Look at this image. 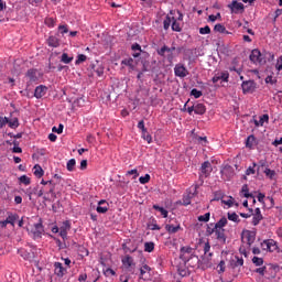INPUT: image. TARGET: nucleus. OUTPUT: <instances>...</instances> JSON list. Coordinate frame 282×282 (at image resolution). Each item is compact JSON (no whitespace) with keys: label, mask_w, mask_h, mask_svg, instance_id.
Listing matches in <instances>:
<instances>
[{"label":"nucleus","mask_w":282,"mask_h":282,"mask_svg":"<svg viewBox=\"0 0 282 282\" xmlns=\"http://www.w3.org/2000/svg\"><path fill=\"white\" fill-rule=\"evenodd\" d=\"M174 17L171 18V15H166L165 20L163 21V29L169 30L171 28V23H173Z\"/></svg>","instance_id":"473e14b6"},{"label":"nucleus","mask_w":282,"mask_h":282,"mask_svg":"<svg viewBox=\"0 0 282 282\" xmlns=\"http://www.w3.org/2000/svg\"><path fill=\"white\" fill-rule=\"evenodd\" d=\"M250 189L248 188V185H243L241 188V193L243 195V197H246L248 199V197H252V195H250Z\"/></svg>","instance_id":"c03bdc74"},{"label":"nucleus","mask_w":282,"mask_h":282,"mask_svg":"<svg viewBox=\"0 0 282 282\" xmlns=\"http://www.w3.org/2000/svg\"><path fill=\"white\" fill-rule=\"evenodd\" d=\"M197 220L203 221L204 224H208V221H210V213L198 216Z\"/></svg>","instance_id":"4c0bfd02"},{"label":"nucleus","mask_w":282,"mask_h":282,"mask_svg":"<svg viewBox=\"0 0 282 282\" xmlns=\"http://www.w3.org/2000/svg\"><path fill=\"white\" fill-rule=\"evenodd\" d=\"M63 129H64L63 123H59L58 128L53 127L52 131L54 133H63Z\"/></svg>","instance_id":"338daca9"},{"label":"nucleus","mask_w":282,"mask_h":282,"mask_svg":"<svg viewBox=\"0 0 282 282\" xmlns=\"http://www.w3.org/2000/svg\"><path fill=\"white\" fill-rule=\"evenodd\" d=\"M191 96H194V98H202L203 93L202 90H198L197 88L192 89Z\"/></svg>","instance_id":"3c124183"},{"label":"nucleus","mask_w":282,"mask_h":282,"mask_svg":"<svg viewBox=\"0 0 282 282\" xmlns=\"http://www.w3.org/2000/svg\"><path fill=\"white\" fill-rule=\"evenodd\" d=\"M257 138H254V134H250L246 140V147L247 149H252L254 147Z\"/></svg>","instance_id":"bb28decb"},{"label":"nucleus","mask_w":282,"mask_h":282,"mask_svg":"<svg viewBox=\"0 0 282 282\" xmlns=\"http://www.w3.org/2000/svg\"><path fill=\"white\" fill-rule=\"evenodd\" d=\"M275 69L276 72H282V55L276 59Z\"/></svg>","instance_id":"052dcab7"},{"label":"nucleus","mask_w":282,"mask_h":282,"mask_svg":"<svg viewBox=\"0 0 282 282\" xmlns=\"http://www.w3.org/2000/svg\"><path fill=\"white\" fill-rule=\"evenodd\" d=\"M54 272H55L56 276L63 278L67 273V269H65V267H63V263L55 262L54 263Z\"/></svg>","instance_id":"dca6fc26"},{"label":"nucleus","mask_w":282,"mask_h":282,"mask_svg":"<svg viewBox=\"0 0 282 282\" xmlns=\"http://www.w3.org/2000/svg\"><path fill=\"white\" fill-rule=\"evenodd\" d=\"M264 80H265L267 85H275L276 84V79H274V77H272V75L267 76Z\"/></svg>","instance_id":"bf43d9fd"},{"label":"nucleus","mask_w":282,"mask_h":282,"mask_svg":"<svg viewBox=\"0 0 282 282\" xmlns=\"http://www.w3.org/2000/svg\"><path fill=\"white\" fill-rule=\"evenodd\" d=\"M43 175H45V171H43V167H41V165H36V177L41 178L43 177Z\"/></svg>","instance_id":"6e6d98bb"},{"label":"nucleus","mask_w":282,"mask_h":282,"mask_svg":"<svg viewBox=\"0 0 282 282\" xmlns=\"http://www.w3.org/2000/svg\"><path fill=\"white\" fill-rule=\"evenodd\" d=\"M194 113L196 116H204L206 113V106L204 104L194 105Z\"/></svg>","instance_id":"412c9836"},{"label":"nucleus","mask_w":282,"mask_h":282,"mask_svg":"<svg viewBox=\"0 0 282 282\" xmlns=\"http://www.w3.org/2000/svg\"><path fill=\"white\" fill-rule=\"evenodd\" d=\"M241 87L243 94H252L254 89H257V83H254L252 79L245 80L242 82Z\"/></svg>","instance_id":"0eeeda50"},{"label":"nucleus","mask_w":282,"mask_h":282,"mask_svg":"<svg viewBox=\"0 0 282 282\" xmlns=\"http://www.w3.org/2000/svg\"><path fill=\"white\" fill-rule=\"evenodd\" d=\"M213 171V165L208 161H205L200 166V177H208Z\"/></svg>","instance_id":"9d476101"},{"label":"nucleus","mask_w":282,"mask_h":282,"mask_svg":"<svg viewBox=\"0 0 282 282\" xmlns=\"http://www.w3.org/2000/svg\"><path fill=\"white\" fill-rule=\"evenodd\" d=\"M47 45L48 47H61V40H58V37L51 35L47 39Z\"/></svg>","instance_id":"aec40b11"},{"label":"nucleus","mask_w":282,"mask_h":282,"mask_svg":"<svg viewBox=\"0 0 282 282\" xmlns=\"http://www.w3.org/2000/svg\"><path fill=\"white\" fill-rule=\"evenodd\" d=\"M140 184H149L151 182V175L145 174L144 176L139 177Z\"/></svg>","instance_id":"37998d69"},{"label":"nucleus","mask_w":282,"mask_h":282,"mask_svg":"<svg viewBox=\"0 0 282 282\" xmlns=\"http://www.w3.org/2000/svg\"><path fill=\"white\" fill-rule=\"evenodd\" d=\"M254 118H257V116H253V120H252L254 127H263V124H265V122L267 123L270 122V116L268 113L260 116L259 120H257Z\"/></svg>","instance_id":"4468645a"},{"label":"nucleus","mask_w":282,"mask_h":282,"mask_svg":"<svg viewBox=\"0 0 282 282\" xmlns=\"http://www.w3.org/2000/svg\"><path fill=\"white\" fill-rule=\"evenodd\" d=\"M221 204H225V206H228V208H232V206H235V198H232V196H229L227 200L223 199Z\"/></svg>","instance_id":"a19ab883"},{"label":"nucleus","mask_w":282,"mask_h":282,"mask_svg":"<svg viewBox=\"0 0 282 282\" xmlns=\"http://www.w3.org/2000/svg\"><path fill=\"white\" fill-rule=\"evenodd\" d=\"M149 276H151V267H149V264H143L140 268V279L149 281Z\"/></svg>","instance_id":"ddd939ff"},{"label":"nucleus","mask_w":282,"mask_h":282,"mask_svg":"<svg viewBox=\"0 0 282 282\" xmlns=\"http://www.w3.org/2000/svg\"><path fill=\"white\" fill-rule=\"evenodd\" d=\"M249 58L254 65H261V63H265V59L263 58V55L259 48L252 50Z\"/></svg>","instance_id":"20e7f679"},{"label":"nucleus","mask_w":282,"mask_h":282,"mask_svg":"<svg viewBox=\"0 0 282 282\" xmlns=\"http://www.w3.org/2000/svg\"><path fill=\"white\" fill-rule=\"evenodd\" d=\"M85 61H87V55L79 54V55H77V59H76L75 64L80 65V63H85Z\"/></svg>","instance_id":"de8ad7c7"},{"label":"nucleus","mask_w":282,"mask_h":282,"mask_svg":"<svg viewBox=\"0 0 282 282\" xmlns=\"http://www.w3.org/2000/svg\"><path fill=\"white\" fill-rule=\"evenodd\" d=\"M95 73L97 74V76L100 78L101 76H104L105 74V66L100 65L97 68H95Z\"/></svg>","instance_id":"603ef678"},{"label":"nucleus","mask_w":282,"mask_h":282,"mask_svg":"<svg viewBox=\"0 0 282 282\" xmlns=\"http://www.w3.org/2000/svg\"><path fill=\"white\" fill-rule=\"evenodd\" d=\"M199 34H210V26L205 25L204 28H200Z\"/></svg>","instance_id":"0e129e2a"},{"label":"nucleus","mask_w":282,"mask_h":282,"mask_svg":"<svg viewBox=\"0 0 282 282\" xmlns=\"http://www.w3.org/2000/svg\"><path fill=\"white\" fill-rule=\"evenodd\" d=\"M228 225V218H226L225 216L221 217L216 224H215V228H226V226Z\"/></svg>","instance_id":"c85d7f7f"},{"label":"nucleus","mask_w":282,"mask_h":282,"mask_svg":"<svg viewBox=\"0 0 282 282\" xmlns=\"http://www.w3.org/2000/svg\"><path fill=\"white\" fill-rule=\"evenodd\" d=\"M215 231H216V229H215V224H208L207 225V228H206V235L208 236V237H210V235H215Z\"/></svg>","instance_id":"58836bf2"},{"label":"nucleus","mask_w":282,"mask_h":282,"mask_svg":"<svg viewBox=\"0 0 282 282\" xmlns=\"http://www.w3.org/2000/svg\"><path fill=\"white\" fill-rule=\"evenodd\" d=\"M219 78L220 80H223V83H228V78H230V74L228 72H223L219 74Z\"/></svg>","instance_id":"49530a36"},{"label":"nucleus","mask_w":282,"mask_h":282,"mask_svg":"<svg viewBox=\"0 0 282 282\" xmlns=\"http://www.w3.org/2000/svg\"><path fill=\"white\" fill-rule=\"evenodd\" d=\"M8 124V118L7 117H0V129H3Z\"/></svg>","instance_id":"774afa93"},{"label":"nucleus","mask_w":282,"mask_h":282,"mask_svg":"<svg viewBox=\"0 0 282 282\" xmlns=\"http://www.w3.org/2000/svg\"><path fill=\"white\" fill-rule=\"evenodd\" d=\"M153 209L159 210V213H161V215H162V217H164V219H166V217H169V210H166L164 207H161L160 205H153Z\"/></svg>","instance_id":"c756f323"},{"label":"nucleus","mask_w":282,"mask_h":282,"mask_svg":"<svg viewBox=\"0 0 282 282\" xmlns=\"http://www.w3.org/2000/svg\"><path fill=\"white\" fill-rule=\"evenodd\" d=\"M180 259L183 261L185 268H192L193 270L199 268V263H202L199 257L195 254V249L192 247H182L180 250Z\"/></svg>","instance_id":"f257e3e1"},{"label":"nucleus","mask_w":282,"mask_h":282,"mask_svg":"<svg viewBox=\"0 0 282 282\" xmlns=\"http://www.w3.org/2000/svg\"><path fill=\"white\" fill-rule=\"evenodd\" d=\"M227 219H229V221H234V224H239L241 221V219L239 218V215H237V213H227Z\"/></svg>","instance_id":"393cba45"},{"label":"nucleus","mask_w":282,"mask_h":282,"mask_svg":"<svg viewBox=\"0 0 282 282\" xmlns=\"http://www.w3.org/2000/svg\"><path fill=\"white\" fill-rule=\"evenodd\" d=\"M105 276H116V271L111 268H107L104 270Z\"/></svg>","instance_id":"8fccbe9b"},{"label":"nucleus","mask_w":282,"mask_h":282,"mask_svg":"<svg viewBox=\"0 0 282 282\" xmlns=\"http://www.w3.org/2000/svg\"><path fill=\"white\" fill-rule=\"evenodd\" d=\"M182 226H180V224L177 225H166L165 226V230L170 234V235H175V232H177L178 230H181Z\"/></svg>","instance_id":"b1692460"},{"label":"nucleus","mask_w":282,"mask_h":282,"mask_svg":"<svg viewBox=\"0 0 282 282\" xmlns=\"http://www.w3.org/2000/svg\"><path fill=\"white\" fill-rule=\"evenodd\" d=\"M217 270L219 273L226 272V261L221 260L217 265Z\"/></svg>","instance_id":"5fc2aeb1"},{"label":"nucleus","mask_w":282,"mask_h":282,"mask_svg":"<svg viewBox=\"0 0 282 282\" xmlns=\"http://www.w3.org/2000/svg\"><path fill=\"white\" fill-rule=\"evenodd\" d=\"M66 169L69 172L74 171V169H76V159L68 160V162L66 164Z\"/></svg>","instance_id":"c9c22d12"},{"label":"nucleus","mask_w":282,"mask_h":282,"mask_svg":"<svg viewBox=\"0 0 282 282\" xmlns=\"http://www.w3.org/2000/svg\"><path fill=\"white\" fill-rule=\"evenodd\" d=\"M214 32H218L219 34H229V32L226 30V26L221 23H218L214 26Z\"/></svg>","instance_id":"a878e982"},{"label":"nucleus","mask_w":282,"mask_h":282,"mask_svg":"<svg viewBox=\"0 0 282 282\" xmlns=\"http://www.w3.org/2000/svg\"><path fill=\"white\" fill-rule=\"evenodd\" d=\"M228 8L234 12L235 14H239V12L243 11V3L238 2L237 0H234Z\"/></svg>","instance_id":"2eb2a0df"},{"label":"nucleus","mask_w":282,"mask_h":282,"mask_svg":"<svg viewBox=\"0 0 282 282\" xmlns=\"http://www.w3.org/2000/svg\"><path fill=\"white\" fill-rule=\"evenodd\" d=\"M172 30L173 32H182V26L180 25V22H177V19L175 18H173Z\"/></svg>","instance_id":"f704fd0d"},{"label":"nucleus","mask_w":282,"mask_h":282,"mask_svg":"<svg viewBox=\"0 0 282 282\" xmlns=\"http://www.w3.org/2000/svg\"><path fill=\"white\" fill-rule=\"evenodd\" d=\"M257 240V234L254 231L245 230L242 232V241L251 246Z\"/></svg>","instance_id":"6e6552de"},{"label":"nucleus","mask_w":282,"mask_h":282,"mask_svg":"<svg viewBox=\"0 0 282 282\" xmlns=\"http://www.w3.org/2000/svg\"><path fill=\"white\" fill-rule=\"evenodd\" d=\"M153 250H155V243L153 241L144 243V252H153Z\"/></svg>","instance_id":"72a5a7b5"},{"label":"nucleus","mask_w":282,"mask_h":282,"mask_svg":"<svg viewBox=\"0 0 282 282\" xmlns=\"http://www.w3.org/2000/svg\"><path fill=\"white\" fill-rule=\"evenodd\" d=\"M127 175H133L132 180H137L140 173H138V170H130L127 172Z\"/></svg>","instance_id":"e2e57ef3"},{"label":"nucleus","mask_w":282,"mask_h":282,"mask_svg":"<svg viewBox=\"0 0 282 282\" xmlns=\"http://www.w3.org/2000/svg\"><path fill=\"white\" fill-rule=\"evenodd\" d=\"M96 210L100 215H105V213L109 210V203H107L105 199L99 200Z\"/></svg>","instance_id":"a211bd4d"},{"label":"nucleus","mask_w":282,"mask_h":282,"mask_svg":"<svg viewBox=\"0 0 282 282\" xmlns=\"http://www.w3.org/2000/svg\"><path fill=\"white\" fill-rule=\"evenodd\" d=\"M221 200H224V194L221 192H215L214 202H221Z\"/></svg>","instance_id":"4d7b16f0"},{"label":"nucleus","mask_w":282,"mask_h":282,"mask_svg":"<svg viewBox=\"0 0 282 282\" xmlns=\"http://www.w3.org/2000/svg\"><path fill=\"white\" fill-rule=\"evenodd\" d=\"M61 61H62V63H65V65H69V63L72 61H74V57H69V55H67V53H63Z\"/></svg>","instance_id":"ea45409f"},{"label":"nucleus","mask_w":282,"mask_h":282,"mask_svg":"<svg viewBox=\"0 0 282 282\" xmlns=\"http://www.w3.org/2000/svg\"><path fill=\"white\" fill-rule=\"evenodd\" d=\"M47 94V87L40 85L36 87V98H43Z\"/></svg>","instance_id":"5701e85b"},{"label":"nucleus","mask_w":282,"mask_h":282,"mask_svg":"<svg viewBox=\"0 0 282 282\" xmlns=\"http://www.w3.org/2000/svg\"><path fill=\"white\" fill-rule=\"evenodd\" d=\"M262 250L267 252H279V245L274 239H268L261 242Z\"/></svg>","instance_id":"f03ea898"},{"label":"nucleus","mask_w":282,"mask_h":282,"mask_svg":"<svg viewBox=\"0 0 282 282\" xmlns=\"http://www.w3.org/2000/svg\"><path fill=\"white\" fill-rule=\"evenodd\" d=\"M262 219H263V215L261 214V208L257 207L252 215V220H251L252 226H259Z\"/></svg>","instance_id":"9b49d317"},{"label":"nucleus","mask_w":282,"mask_h":282,"mask_svg":"<svg viewBox=\"0 0 282 282\" xmlns=\"http://www.w3.org/2000/svg\"><path fill=\"white\" fill-rule=\"evenodd\" d=\"M19 220V215H9L6 219V224H11L14 226V221Z\"/></svg>","instance_id":"e433bc0d"},{"label":"nucleus","mask_w":282,"mask_h":282,"mask_svg":"<svg viewBox=\"0 0 282 282\" xmlns=\"http://www.w3.org/2000/svg\"><path fill=\"white\" fill-rule=\"evenodd\" d=\"M122 267L128 272H133L135 270V260H133V257L127 254L121 259Z\"/></svg>","instance_id":"7ed1b4c3"},{"label":"nucleus","mask_w":282,"mask_h":282,"mask_svg":"<svg viewBox=\"0 0 282 282\" xmlns=\"http://www.w3.org/2000/svg\"><path fill=\"white\" fill-rule=\"evenodd\" d=\"M216 239L220 241V243H226V229L224 228H215Z\"/></svg>","instance_id":"6ab92c4d"},{"label":"nucleus","mask_w":282,"mask_h":282,"mask_svg":"<svg viewBox=\"0 0 282 282\" xmlns=\"http://www.w3.org/2000/svg\"><path fill=\"white\" fill-rule=\"evenodd\" d=\"M174 76L177 78H186V76H188V69L184 64L178 63L174 66Z\"/></svg>","instance_id":"39448f33"},{"label":"nucleus","mask_w":282,"mask_h":282,"mask_svg":"<svg viewBox=\"0 0 282 282\" xmlns=\"http://www.w3.org/2000/svg\"><path fill=\"white\" fill-rule=\"evenodd\" d=\"M69 230H72V223L69 220H66L59 227V236L62 237V239H67V232H69Z\"/></svg>","instance_id":"1a4fd4ad"},{"label":"nucleus","mask_w":282,"mask_h":282,"mask_svg":"<svg viewBox=\"0 0 282 282\" xmlns=\"http://www.w3.org/2000/svg\"><path fill=\"white\" fill-rule=\"evenodd\" d=\"M252 263H253V265L261 267V265H263V258H259V257L254 256L252 258Z\"/></svg>","instance_id":"79ce46f5"},{"label":"nucleus","mask_w":282,"mask_h":282,"mask_svg":"<svg viewBox=\"0 0 282 282\" xmlns=\"http://www.w3.org/2000/svg\"><path fill=\"white\" fill-rule=\"evenodd\" d=\"M7 124H9L10 129H17L19 127V118L14 117V118L8 119Z\"/></svg>","instance_id":"7c9ffc66"},{"label":"nucleus","mask_w":282,"mask_h":282,"mask_svg":"<svg viewBox=\"0 0 282 282\" xmlns=\"http://www.w3.org/2000/svg\"><path fill=\"white\" fill-rule=\"evenodd\" d=\"M204 254L210 259L213 257V252H210V242L206 241L203 246Z\"/></svg>","instance_id":"cd10ccee"},{"label":"nucleus","mask_w":282,"mask_h":282,"mask_svg":"<svg viewBox=\"0 0 282 282\" xmlns=\"http://www.w3.org/2000/svg\"><path fill=\"white\" fill-rule=\"evenodd\" d=\"M121 65H124L126 67H129L131 69H134V65H133V58H124L121 61Z\"/></svg>","instance_id":"2f4dec72"},{"label":"nucleus","mask_w":282,"mask_h":282,"mask_svg":"<svg viewBox=\"0 0 282 282\" xmlns=\"http://www.w3.org/2000/svg\"><path fill=\"white\" fill-rule=\"evenodd\" d=\"M26 78H29L26 90L32 91V88L30 87V83H36V69L31 68L26 72Z\"/></svg>","instance_id":"f8f14e48"},{"label":"nucleus","mask_w":282,"mask_h":282,"mask_svg":"<svg viewBox=\"0 0 282 282\" xmlns=\"http://www.w3.org/2000/svg\"><path fill=\"white\" fill-rule=\"evenodd\" d=\"M254 169H257V163H252V166H249L246 170V175H254L256 173Z\"/></svg>","instance_id":"09e8293b"},{"label":"nucleus","mask_w":282,"mask_h":282,"mask_svg":"<svg viewBox=\"0 0 282 282\" xmlns=\"http://www.w3.org/2000/svg\"><path fill=\"white\" fill-rule=\"evenodd\" d=\"M197 188H199V185H192V187L188 189V195L183 198V206H191V199L197 195Z\"/></svg>","instance_id":"423d86ee"},{"label":"nucleus","mask_w":282,"mask_h":282,"mask_svg":"<svg viewBox=\"0 0 282 282\" xmlns=\"http://www.w3.org/2000/svg\"><path fill=\"white\" fill-rule=\"evenodd\" d=\"M19 180H20L21 184H25V186L30 185V177H28L26 175L20 176Z\"/></svg>","instance_id":"680f3d73"},{"label":"nucleus","mask_w":282,"mask_h":282,"mask_svg":"<svg viewBox=\"0 0 282 282\" xmlns=\"http://www.w3.org/2000/svg\"><path fill=\"white\" fill-rule=\"evenodd\" d=\"M264 174L267 175V177H270V180H272L274 177V175H276V172H274V170L271 169H265L264 170Z\"/></svg>","instance_id":"864d4df0"},{"label":"nucleus","mask_w":282,"mask_h":282,"mask_svg":"<svg viewBox=\"0 0 282 282\" xmlns=\"http://www.w3.org/2000/svg\"><path fill=\"white\" fill-rule=\"evenodd\" d=\"M138 129L142 131V135L147 133V127H144V120L138 122Z\"/></svg>","instance_id":"13d9d810"},{"label":"nucleus","mask_w":282,"mask_h":282,"mask_svg":"<svg viewBox=\"0 0 282 282\" xmlns=\"http://www.w3.org/2000/svg\"><path fill=\"white\" fill-rule=\"evenodd\" d=\"M44 23H45V25H47V28H54V25H56L54 18H46L44 20Z\"/></svg>","instance_id":"a18cd8bd"},{"label":"nucleus","mask_w":282,"mask_h":282,"mask_svg":"<svg viewBox=\"0 0 282 282\" xmlns=\"http://www.w3.org/2000/svg\"><path fill=\"white\" fill-rule=\"evenodd\" d=\"M231 268H241L243 265V257L236 254L230 260Z\"/></svg>","instance_id":"f3484780"},{"label":"nucleus","mask_w":282,"mask_h":282,"mask_svg":"<svg viewBox=\"0 0 282 282\" xmlns=\"http://www.w3.org/2000/svg\"><path fill=\"white\" fill-rule=\"evenodd\" d=\"M131 50L134 52L132 54L133 58H139V56L142 54V46H140L138 43L132 44Z\"/></svg>","instance_id":"4be33fe9"},{"label":"nucleus","mask_w":282,"mask_h":282,"mask_svg":"<svg viewBox=\"0 0 282 282\" xmlns=\"http://www.w3.org/2000/svg\"><path fill=\"white\" fill-rule=\"evenodd\" d=\"M58 32L62 34H67V32H69V29H67V25H59Z\"/></svg>","instance_id":"69168bd1"}]
</instances>
